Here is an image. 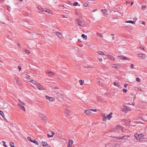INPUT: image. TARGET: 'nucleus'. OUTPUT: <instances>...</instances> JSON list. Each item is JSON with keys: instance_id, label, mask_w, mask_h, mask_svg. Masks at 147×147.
I'll list each match as a JSON object with an SVG mask.
<instances>
[{"instance_id": "obj_31", "label": "nucleus", "mask_w": 147, "mask_h": 147, "mask_svg": "<svg viewBox=\"0 0 147 147\" xmlns=\"http://www.w3.org/2000/svg\"><path fill=\"white\" fill-rule=\"evenodd\" d=\"M97 100L101 102L102 101V98L100 97H97Z\"/></svg>"}, {"instance_id": "obj_42", "label": "nucleus", "mask_w": 147, "mask_h": 147, "mask_svg": "<svg viewBox=\"0 0 147 147\" xmlns=\"http://www.w3.org/2000/svg\"><path fill=\"white\" fill-rule=\"evenodd\" d=\"M31 82V83L33 84H35V85H36V82L35 81H34L33 80H32V82Z\"/></svg>"}, {"instance_id": "obj_50", "label": "nucleus", "mask_w": 147, "mask_h": 147, "mask_svg": "<svg viewBox=\"0 0 147 147\" xmlns=\"http://www.w3.org/2000/svg\"><path fill=\"white\" fill-rule=\"evenodd\" d=\"M130 67L132 68V69H133L134 68V65L133 64H131V65H130Z\"/></svg>"}, {"instance_id": "obj_63", "label": "nucleus", "mask_w": 147, "mask_h": 147, "mask_svg": "<svg viewBox=\"0 0 147 147\" xmlns=\"http://www.w3.org/2000/svg\"><path fill=\"white\" fill-rule=\"evenodd\" d=\"M88 45L90 47H91V46L92 47V45Z\"/></svg>"}, {"instance_id": "obj_6", "label": "nucleus", "mask_w": 147, "mask_h": 147, "mask_svg": "<svg viewBox=\"0 0 147 147\" xmlns=\"http://www.w3.org/2000/svg\"><path fill=\"white\" fill-rule=\"evenodd\" d=\"M54 34L60 38H62L63 36L62 33L59 32H54Z\"/></svg>"}, {"instance_id": "obj_38", "label": "nucleus", "mask_w": 147, "mask_h": 147, "mask_svg": "<svg viewBox=\"0 0 147 147\" xmlns=\"http://www.w3.org/2000/svg\"><path fill=\"white\" fill-rule=\"evenodd\" d=\"M130 122V120L129 119H128V120H125V122L127 124H128Z\"/></svg>"}, {"instance_id": "obj_24", "label": "nucleus", "mask_w": 147, "mask_h": 147, "mask_svg": "<svg viewBox=\"0 0 147 147\" xmlns=\"http://www.w3.org/2000/svg\"><path fill=\"white\" fill-rule=\"evenodd\" d=\"M97 53L99 55H105L104 54V53L100 51H98L97 52Z\"/></svg>"}, {"instance_id": "obj_47", "label": "nucleus", "mask_w": 147, "mask_h": 147, "mask_svg": "<svg viewBox=\"0 0 147 147\" xmlns=\"http://www.w3.org/2000/svg\"><path fill=\"white\" fill-rule=\"evenodd\" d=\"M135 89L137 90H138V91H142L139 88H137V87H136L135 88Z\"/></svg>"}, {"instance_id": "obj_55", "label": "nucleus", "mask_w": 147, "mask_h": 147, "mask_svg": "<svg viewBox=\"0 0 147 147\" xmlns=\"http://www.w3.org/2000/svg\"><path fill=\"white\" fill-rule=\"evenodd\" d=\"M128 84H125L124 85V87H125V88H126L127 87V86H128Z\"/></svg>"}, {"instance_id": "obj_35", "label": "nucleus", "mask_w": 147, "mask_h": 147, "mask_svg": "<svg viewBox=\"0 0 147 147\" xmlns=\"http://www.w3.org/2000/svg\"><path fill=\"white\" fill-rule=\"evenodd\" d=\"M113 84L115 86H116L118 87H119L118 83H116L115 82H113Z\"/></svg>"}, {"instance_id": "obj_19", "label": "nucleus", "mask_w": 147, "mask_h": 147, "mask_svg": "<svg viewBox=\"0 0 147 147\" xmlns=\"http://www.w3.org/2000/svg\"><path fill=\"white\" fill-rule=\"evenodd\" d=\"M38 9L42 12L45 13V9H43L40 6L38 7Z\"/></svg>"}, {"instance_id": "obj_57", "label": "nucleus", "mask_w": 147, "mask_h": 147, "mask_svg": "<svg viewBox=\"0 0 147 147\" xmlns=\"http://www.w3.org/2000/svg\"><path fill=\"white\" fill-rule=\"evenodd\" d=\"M98 83L101 86L103 85V84L102 83L100 82H99Z\"/></svg>"}, {"instance_id": "obj_39", "label": "nucleus", "mask_w": 147, "mask_h": 147, "mask_svg": "<svg viewBox=\"0 0 147 147\" xmlns=\"http://www.w3.org/2000/svg\"><path fill=\"white\" fill-rule=\"evenodd\" d=\"M107 56L111 60H112V59L113 58V57L112 56L109 55H107Z\"/></svg>"}, {"instance_id": "obj_30", "label": "nucleus", "mask_w": 147, "mask_h": 147, "mask_svg": "<svg viewBox=\"0 0 147 147\" xmlns=\"http://www.w3.org/2000/svg\"><path fill=\"white\" fill-rule=\"evenodd\" d=\"M81 36L84 39L86 40L87 38V36L86 35H85L84 34H82L81 35Z\"/></svg>"}, {"instance_id": "obj_15", "label": "nucleus", "mask_w": 147, "mask_h": 147, "mask_svg": "<svg viewBox=\"0 0 147 147\" xmlns=\"http://www.w3.org/2000/svg\"><path fill=\"white\" fill-rule=\"evenodd\" d=\"M18 105L20 107L21 109L23 110L24 111H26L25 108L24 106L22 105L19 103L18 104Z\"/></svg>"}, {"instance_id": "obj_14", "label": "nucleus", "mask_w": 147, "mask_h": 147, "mask_svg": "<svg viewBox=\"0 0 147 147\" xmlns=\"http://www.w3.org/2000/svg\"><path fill=\"white\" fill-rule=\"evenodd\" d=\"M76 22L79 25L82 27L83 26V25L82 24V21L78 19H77Z\"/></svg>"}, {"instance_id": "obj_3", "label": "nucleus", "mask_w": 147, "mask_h": 147, "mask_svg": "<svg viewBox=\"0 0 147 147\" xmlns=\"http://www.w3.org/2000/svg\"><path fill=\"white\" fill-rule=\"evenodd\" d=\"M123 127L121 125H118L114 129V131L117 132H119L123 129Z\"/></svg>"}, {"instance_id": "obj_26", "label": "nucleus", "mask_w": 147, "mask_h": 147, "mask_svg": "<svg viewBox=\"0 0 147 147\" xmlns=\"http://www.w3.org/2000/svg\"><path fill=\"white\" fill-rule=\"evenodd\" d=\"M125 23H131L132 24H135V22H134L133 21H131V20L127 21L126 22H125Z\"/></svg>"}, {"instance_id": "obj_4", "label": "nucleus", "mask_w": 147, "mask_h": 147, "mask_svg": "<svg viewBox=\"0 0 147 147\" xmlns=\"http://www.w3.org/2000/svg\"><path fill=\"white\" fill-rule=\"evenodd\" d=\"M130 136L129 135H124L122 137L116 136L114 138L119 140H126Z\"/></svg>"}, {"instance_id": "obj_17", "label": "nucleus", "mask_w": 147, "mask_h": 147, "mask_svg": "<svg viewBox=\"0 0 147 147\" xmlns=\"http://www.w3.org/2000/svg\"><path fill=\"white\" fill-rule=\"evenodd\" d=\"M111 67L113 68H115L116 69H119V65L116 64H113L111 65Z\"/></svg>"}, {"instance_id": "obj_37", "label": "nucleus", "mask_w": 147, "mask_h": 147, "mask_svg": "<svg viewBox=\"0 0 147 147\" xmlns=\"http://www.w3.org/2000/svg\"><path fill=\"white\" fill-rule=\"evenodd\" d=\"M11 147H15L14 146V144L13 143L11 142L9 143Z\"/></svg>"}, {"instance_id": "obj_11", "label": "nucleus", "mask_w": 147, "mask_h": 147, "mask_svg": "<svg viewBox=\"0 0 147 147\" xmlns=\"http://www.w3.org/2000/svg\"><path fill=\"white\" fill-rule=\"evenodd\" d=\"M71 113V111L69 109H65V115L67 116L69 115Z\"/></svg>"}, {"instance_id": "obj_5", "label": "nucleus", "mask_w": 147, "mask_h": 147, "mask_svg": "<svg viewBox=\"0 0 147 147\" xmlns=\"http://www.w3.org/2000/svg\"><path fill=\"white\" fill-rule=\"evenodd\" d=\"M36 85L37 88L40 90H45V89L39 83H36Z\"/></svg>"}, {"instance_id": "obj_28", "label": "nucleus", "mask_w": 147, "mask_h": 147, "mask_svg": "<svg viewBox=\"0 0 147 147\" xmlns=\"http://www.w3.org/2000/svg\"><path fill=\"white\" fill-rule=\"evenodd\" d=\"M79 82L80 83V85H82L84 83V81L82 80H79Z\"/></svg>"}, {"instance_id": "obj_48", "label": "nucleus", "mask_w": 147, "mask_h": 147, "mask_svg": "<svg viewBox=\"0 0 147 147\" xmlns=\"http://www.w3.org/2000/svg\"><path fill=\"white\" fill-rule=\"evenodd\" d=\"M123 91L124 92H126L127 91V90L125 88H124L123 90Z\"/></svg>"}, {"instance_id": "obj_51", "label": "nucleus", "mask_w": 147, "mask_h": 147, "mask_svg": "<svg viewBox=\"0 0 147 147\" xmlns=\"http://www.w3.org/2000/svg\"><path fill=\"white\" fill-rule=\"evenodd\" d=\"M47 136L48 137H49V138H51V137H53V136H52V135H49V134H48Z\"/></svg>"}, {"instance_id": "obj_20", "label": "nucleus", "mask_w": 147, "mask_h": 147, "mask_svg": "<svg viewBox=\"0 0 147 147\" xmlns=\"http://www.w3.org/2000/svg\"><path fill=\"white\" fill-rule=\"evenodd\" d=\"M101 12H102L105 15H108V12L105 9H102L101 11Z\"/></svg>"}, {"instance_id": "obj_9", "label": "nucleus", "mask_w": 147, "mask_h": 147, "mask_svg": "<svg viewBox=\"0 0 147 147\" xmlns=\"http://www.w3.org/2000/svg\"><path fill=\"white\" fill-rule=\"evenodd\" d=\"M84 113H85L87 115L90 116L92 115V113L91 112V110H85L84 111Z\"/></svg>"}, {"instance_id": "obj_1", "label": "nucleus", "mask_w": 147, "mask_h": 147, "mask_svg": "<svg viewBox=\"0 0 147 147\" xmlns=\"http://www.w3.org/2000/svg\"><path fill=\"white\" fill-rule=\"evenodd\" d=\"M134 137L137 140L140 141L146 138L145 136L142 134H136L134 135Z\"/></svg>"}, {"instance_id": "obj_46", "label": "nucleus", "mask_w": 147, "mask_h": 147, "mask_svg": "<svg viewBox=\"0 0 147 147\" xmlns=\"http://www.w3.org/2000/svg\"><path fill=\"white\" fill-rule=\"evenodd\" d=\"M32 79L30 78H29L27 79V81L28 82H32Z\"/></svg>"}, {"instance_id": "obj_45", "label": "nucleus", "mask_w": 147, "mask_h": 147, "mask_svg": "<svg viewBox=\"0 0 147 147\" xmlns=\"http://www.w3.org/2000/svg\"><path fill=\"white\" fill-rule=\"evenodd\" d=\"M32 142L35 144L36 145H38V142L37 141H34L33 140Z\"/></svg>"}, {"instance_id": "obj_22", "label": "nucleus", "mask_w": 147, "mask_h": 147, "mask_svg": "<svg viewBox=\"0 0 147 147\" xmlns=\"http://www.w3.org/2000/svg\"><path fill=\"white\" fill-rule=\"evenodd\" d=\"M56 93L57 94V95L60 98L61 97L63 96L62 94L60 92H56Z\"/></svg>"}, {"instance_id": "obj_25", "label": "nucleus", "mask_w": 147, "mask_h": 147, "mask_svg": "<svg viewBox=\"0 0 147 147\" xmlns=\"http://www.w3.org/2000/svg\"><path fill=\"white\" fill-rule=\"evenodd\" d=\"M42 146H47L48 145L47 143L45 142H42Z\"/></svg>"}, {"instance_id": "obj_44", "label": "nucleus", "mask_w": 147, "mask_h": 147, "mask_svg": "<svg viewBox=\"0 0 147 147\" xmlns=\"http://www.w3.org/2000/svg\"><path fill=\"white\" fill-rule=\"evenodd\" d=\"M2 142L3 143V146L5 147H7V145L5 144L6 143V142H5L3 141Z\"/></svg>"}, {"instance_id": "obj_8", "label": "nucleus", "mask_w": 147, "mask_h": 147, "mask_svg": "<svg viewBox=\"0 0 147 147\" xmlns=\"http://www.w3.org/2000/svg\"><path fill=\"white\" fill-rule=\"evenodd\" d=\"M39 117L44 121L47 120V118L44 115L41 113H39Z\"/></svg>"}, {"instance_id": "obj_7", "label": "nucleus", "mask_w": 147, "mask_h": 147, "mask_svg": "<svg viewBox=\"0 0 147 147\" xmlns=\"http://www.w3.org/2000/svg\"><path fill=\"white\" fill-rule=\"evenodd\" d=\"M45 98L51 102H54L55 100V98L53 97H51L47 95H46L45 96Z\"/></svg>"}, {"instance_id": "obj_33", "label": "nucleus", "mask_w": 147, "mask_h": 147, "mask_svg": "<svg viewBox=\"0 0 147 147\" xmlns=\"http://www.w3.org/2000/svg\"><path fill=\"white\" fill-rule=\"evenodd\" d=\"M27 139L31 142H32L33 141L31 137H28L27 138Z\"/></svg>"}, {"instance_id": "obj_53", "label": "nucleus", "mask_w": 147, "mask_h": 147, "mask_svg": "<svg viewBox=\"0 0 147 147\" xmlns=\"http://www.w3.org/2000/svg\"><path fill=\"white\" fill-rule=\"evenodd\" d=\"M78 4V2H75L74 3L73 5L74 6H76Z\"/></svg>"}, {"instance_id": "obj_18", "label": "nucleus", "mask_w": 147, "mask_h": 147, "mask_svg": "<svg viewBox=\"0 0 147 147\" xmlns=\"http://www.w3.org/2000/svg\"><path fill=\"white\" fill-rule=\"evenodd\" d=\"M118 57L120 59H123L124 60H126L127 59L129 60V58H128L126 57H123V56H118Z\"/></svg>"}, {"instance_id": "obj_12", "label": "nucleus", "mask_w": 147, "mask_h": 147, "mask_svg": "<svg viewBox=\"0 0 147 147\" xmlns=\"http://www.w3.org/2000/svg\"><path fill=\"white\" fill-rule=\"evenodd\" d=\"M138 56L140 57L145 59L146 57V55L143 53H140L138 54Z\"/></svg>"}, {"instance_id": "obj_10", "label": "nucleus", "mask_w": 147, "mask_h": 147, "mask_svg": "<svg viewBox=\"0 0 147 147\" xmlns=\"http://www.w3.org/2000/svg\"><path fill=\"white\" fill-rule=\"evenodd\" d=\"M130 110V109L129 107L127 106H125L123 109V111L125 112L126 113L127 111Z\"/></svg>"}, {"instance_id": "obj_36", "label": "nucleus", "mask_w": 147, "mask_h": 147, "mask_svg": "<svg viewBox=\"0 0 147 147\" xmlns=\"http://www.w3.org/2000/svg\"><path fill=\"white\" fill-rule=\"evenodd\" d=\"M97 34L98 36H99L102 38L103 37V35H102L101 34V33H97Z\"/></svg>"}, {"instance_id": "obj_56", "label": "nucleus", "mask_w": 147, "mask_h": 147, "mask_svg": "<svg viewBox=\"0 0 147 147\" xmlns=\"http://www.w3.org/2000/svg\"><path fill=\"white\" fill-rule=\"evenodd\" d=\"M111 36H113V37L112 38V40H113L114 38V34H111Z\"/></svg>"}, {"instance_id": "obj_13", "label": "nucleus", "mask_w": 147, "mask_h": 147, "mask_svg": "<svg viewBox=\"0 0 147 147\" xmlns=\"http://www.w3.org/2000/svg\"><path fill=\"white\" fill-rule=\"evenodd\" d=\"M73 143V141L72 140H69L68 142L67 147H72Z\"/></svg>"}, {"instance_id": "obj_41", "label": "nucleus", "mask_w": 147, "mask_h": 147, "mask_svg": "<svg viewBox=\"0 0 147 147\" xmlns=\"http://www.w3.org/2000/svg\"><path fill=\"white\" fill-rule=\"evenodd\" d=\"M136 80L139 82H140L141 81V79L139 78H136Z\"/></svg>"}, {"instance_id": "obj_40", "label": "nucleus", "mask_w": 147, "mask_h": 147, "mask_svg": "<svg viewBox=\"0 0 147 147\" xmlns=\"http://www.w3.org/2000/svg\"><path fill=\"white\" fill-rule=\"evenodd\" d=\"M24 52L28 54H30V51L28 50H26L25 51H24Z\"/></svg>"}, {"instance_id": "obj_54", "label": "nucleus", "mask_w": 147, "mask_h": 147, "mask_svg": "<svg viewBox=\"0 0 147 147\" xmlns=\"http://www.w3.org/2000/svg\"><path fill=\"white\" fill-rule=\"evenodd\" d=\"M18 68L19 69V71H20L21 69V67L20 66H18Z\"/></svg>"}, {"instance_id": "obj_34", "label": "nucleus", "mask_w": 147, "mask_h": 147, "mask_svg": "<svg viewBox=\"0 0 147 147\" xmlns=\"http://www.w3.org/2000/svg\"><path fill=\"white\" fill-rule=\"evenodd\" d=\"M142 8L143 10H145L146 8V7L144 5H143L142 6Z\"/></svg>"}, {"instance_id": "obj_58", "label": "nucleus", "mask_w": 147, "mask_h": 147, "mask_svg": "<svg viewBox=\"0 0 147 147\" xmlns=\"http://www.w3.org/2000/svg\"><path fill=\"white\" fill-rule=\"evenodd\" d=\"M52 133V134L51 135L52 136H53H53L55 135V133L53 132V131H52L51 132Z\"/></svg>"}, {"instance_id": "obj_61", "label": "nucleus", "mask_w": 147, "mask_h": 147, "mask_svg": "<svg viewBox=\"0 0 147 147\" xmlns=\"http://www.w3.org/2000/svg\"><path fill=\"white\" fill-rule=\"evenodd\" d=\"M142 24H144H144H145V22H144V21H142Z\"/></svg>"}, {"instance_id": "obj_29", "label": "nucleus", "mask_w": 147, "mask_h": 147, "mask_svg": "<svg viewBox=\"0 0 147 147\" xmlns=\"http://www.w3.org/2000/svg\"><path fill=\"white\" fill-rule=\"evenodd\" d=\"M46 73L48 74H51V75H54L55 74H54L51 71H47L46 72Z\"/></svg>"}, {"instance_id": "obj_16", "label": "nucleus", "mask_w": 147, "mask_h": 147, "mask_svg": "<svg viewBox=\"0 0 147 147\" xmlns=\"http://www.w3.org/2000/svg\"><path fill=\"white\" fill-rule=\"evenodd\" d=\"M46 12L51 14H53V12L52 11L47 9L45 8V12Z\"/></svg>"}, {"instance_id": "obj_21", "label": "nucleus", "mask_w": 147, "mask_h": 147, "mask_svg": "<svg viewBox=\"0 0 147 147\" xmlns=\"http://www.w3.org/2000/svg\"><path fill=\"white\" fill-rule=\"evenodd\" d=\"M0 114L4 118H5V115L3 111L0 110Z\"/></svg>"}, {"instance_id": "obj_59", "label": "nucleus", "mask_w": 147, "mask_h": 147, "mask_svg": "<svg viewBox=\"0 0 147 147\" xmlns=\"http://www.w3.org/2000/svg\"><path fill=\"white\" fill-rule=\"evenodd\" d=\"M10 8H9H9L8 7V8H7V10H8L9 11H10Z\"/></svg>"}, {"instance_id": "obj_60", "label": "nucleus", "mask_w": 147, "mask_h": 147, "mask_svg": "<svg viewBox=\"0 0 147 147\" xmlns=\"http://www.w3.org/2000/svg\"><path fill=\"white\" fill-rule=\"evenodd\" d=\"M140 48L141 49H143V50L144 49V48L143 47H140Z\"/></svg>"}, {"instance_id": "obj_64", "label": "nucleus", "mask_w": 147, "mask_h": 147, "mask_svg": "<svg viewBox=\"0 0 147 147\" xmlns=\"http://www.w3.org/2000/svg\"><path fill=\"white\" fill-rule=\"evenodd\" d=\"M54 88L55 89H59V88L58 87H55Z\"/></svg>"}, {"instance_id": "obj_43", "label": "nucleus", "mask_w": 147, "mask_h": 147, "mask_svg": "<svg viewBox=\"0 0 147 147\" xmlns=\"http://www.w3.org/2000/svg\"><path fill=\"white\" fill-rule=\"evenodd\" d=\"M24 76L25 77L27 78V79L29 78L30 77V76L29 75H28V74H26Z\"/></svg>"}, {"instance_id": "obj_27", "label": "nucleus", "mask_w": 147, "mask_h": 147, "mask_svg": "<svg viewBox=\"0 0 147 147\" xmlns=\"http://www.w3.org/2000/svg\"><path fill=\"white\" fill-rule=\"evenodd\" d=\"M13 81L14 83H16V84H19V81L15 78H14V79H13Z\"/></svg>"}, {"instance_id": "obj_32", "label": "nucleus", "mask_w": 147, "mask_h": 147, "mask_svg": "<svg viewBox=\"0 0 147 147\" xmlns=\"http://www.w3.org/2000/svg\"><path fill=\"white\" fill-rule=\"evenodd\" d=\"M18 100H19V102H20V103H19L20 104H21H21H22V105H25V103L24 102L21 101L20 99H18Z\"/></svg>"}, {"instance_id": "obj_62", "label": "nucleus", "mask_w": 147, "mask_h": 147, "mask_svg": "<svg viewBox=\"0 0 147 147\" xmlns=\"http://www.w3.org/2000/svg\"><path fill=\"white\" fill-rule=\"evenodd\" d=\"M78 41L79 42H81V41L80 40V39L78 40Z\"/></svg>"}, {"instance_id": "obj_49", "label": "nucleus", "mask_w": 147, "mask_h": 147, "mask_svg": "<svg viewBox=\"0 0 147 147\" xmlns=\"http://www.w3.org/2000/svg\"><path fill=\"white\" fill-rule=\"evenodd\" d=\"M98 59L100 61H102V59L101 58H98Z\"/></svg>"}, {"instance_id": "obj_2", "label": "nucleus", "mask_w": 147, "mask_h": 147, "mask_svg": "<svg viewBox=\"0 0 147 147\" xmlns=\"http://www.w3.org/2000/svg\"><path fill=\"white\" fill-rule=\"evenodd\" d=\"M113 113H110L109 114L105 116V114L102 115L103 119L104 121H106L107 119L109 120L112 117V115Z\"/></svg>"}, {"instance_id": "obj_52", "label": "nucleus", "mask_w": 147, "mask_h": 147, "mask_svg": "<svg viewBox=\"0 0 147 147\" xmlns=\"http://www.w3.org/2000/svg\"><path fill=\"white\" fill-rule=\"evenodd\" d=\"M91 111H92L96 112L97 111V110L96 109H91Z\"/></svg>"}, {"instance_id": "obj_23", "label": "nucleus", "mask_w": 147, "mask_h": 147, "mask_svg": "<svg viewBox=\"0 0 147 147\" xmlns=\"http://www.w3.org/2000/svg\"><path fill=\"white\" fill-rule=\"evenodd\" d=\"M142 118L144 119V120L146 121L147 120V115H145L142 116Z\"/></svg>"}]
</instances>
